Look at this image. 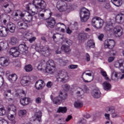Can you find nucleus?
<instances>
[{
	"instance_id": "f257e3e1",
	"label": "nucleus",
	"mask_w": 124,
	"mask_h": 124,
	"mask_svg": "<svg viewBox=\"0 0 124 124\" xmlns=\"http://www.w3.org/2000/svg\"><path fill=\"white\" fill-rule=\"evenodd\" d=\"M32 3L35 7L32 11V15H35L46 8V3L43 0H33Z\"/></svg>"
},
{
	"instance_id": "f03ea898",
	"label": "nucleus",
	"mask_w": 124,
	"mask_h": 124,
	"mask_svg": "<svg viewBox=\"0 0 124 124\" xmlns=\"http://www.w3.org/2000/svg\"><path fill=\"white\" fill-rule=\"evenodd\" d=\"M113 20H111L108 23H107L106 26L105 27V29L106 31H113L114 33H115L116 36H122L124 32H123V29L121 26H116L114 28V23H113Z\"/></svg>"
},
{
	"instance_id": "7ed1b4c3",
	"label": "nucleus",
	"mask_w": 124,
	"mask_h": 124,
	"mask_svg": "<svg viewBox=\"0 0 124 124\" xmlns=\"http://www.w3.org/2000/svg\"><path fill=\"white\" fill-rule=\"evenodd\" d=\"M91 13L90 11L85 8H82L80 12L79 16L80 18L81 22L82 23H85L87 22L89 19H90V16Z\"/></svg>"
},
{
	"instance_id": "20e7f679",
	"label": "nucleus",
	"mask_w": 124,
	"mask_h": 124,
	"mask_svg": "<svg viewBox=\"0 0 124 124\" xmlns=\"http://www.w3.org/2000/svg\"><path fill=\"white\" fill-rule=\"evenodd\" d=\"M56 7L61 12H64V11L68 12L70 9L69 6L67 5L66 2L62 0L58 1L56 4Z\"/></svg>"
},
{
	"instance_id": "39448f33",
	"label": "nucleus",
	"mask_w": 124,
	"mask_h": 124,
	"mask_svg": "<svg viewBox=\"0 0 124 124\" xmlns=\"http://www.w3.org/2000/svg\"><path fill=\"white\" fill-rule=\"evenodd\" d=\"M103 20L100 17L96 16L93 17L92 20V25H93L94 28H96L97 29H101L103 26Z\"/></svg>"
},
{
	"instance_id": "423d86ee",
	"label": "nucleus",
	"mask_w": 124,
	"mask_h": 124,
	"mask_svg": "<svg viewBox=\"0 0 124 124\" xmlns=\"http://www.w3.org/2000/svg\"><path fill=\"white\" fill-rule=\"evenodd\" d=\"M55 68L54 61L52 60H49L46 63V72L52 74L55 72Z\"/></svg>"
},
{
	"instance_id": "0eeeda50",
	"label": "nucleus",
	"mask_w": 124,
	"mask_h": 124,
	"mask_svg": "<svg viewBox=\"0 0 124 124\" xmlns=\"http://www.w3.org/2000/svg\"><path fill=\"white\" fill-rule=\"evenodd\" d=\"M58 75L56 77L57 81L65 83L68 80L67 74L64 71H60L58 73Z\"/></svg>"
},
{
	"instance_id": "6e6552de",
	"label": "nucleus",
	"mask_w": 124,
	"mask_h": 124,
	"mask_svg": "<svg viewBox=\"0 0 124 124\" xmlns=\"http://www.w3.org/2000/svg\"><path fill=\"white\" fill-rule=\"evenodd\" d=\"M35 50L37 52H38L45 57L47 56V53H48L50 52V49L49 48V46H36Z\"/></svg>"
},
{
	"instance_id": "1a4fd4ad",
	"label": "nucleus",
	"mask_w": 124,
	"mask_h": 124,
	"mask_svg": "<svg viewBox=\"0 0 124 124\" xmlns=\"http://www.w3.org/2000/svg\"><path fill=\"white\" fill-rule=\"evenodd\" d=\"M92 75H93L92 73L84 72L81 76V79L84 83H91L93 80V77Z\"/></svg>"
},
{
	"instance_id": "9d476101",
	"label": "nucleus",
	"mask_w": 124,
	"mask_h": 124,
	"mask_svg": "<svg viewBox=\"0 0 124 124\" xmlns=\"http://www.w3.org/2000/svg\"><path fill=\"white\" fill-rule=\"evenodd\" d=\"M67 97V94L66 93H63L60 92L58 96L55 97L53 100L54 104H60L62 100H65Z\"/></svg>"
},
{
	"instance_id": "9b49d317",
	"label": "nucleus",
	"mask_w": 124,
	"mask_h": 124,
	"mask_svg": "<svg viewBox=\"0 0 124 124\" xmlns=\"http://www.w3.org/2000/svg\"><path fill=\"white\" fill-rule=\"evenodd\" d=\"M31 77L28 76H23L20 78V84L22 86H27L28 84H31Z\"/></svg>"
},
{
	"instance_id": "f8f14e48",
	"label": "nucleus",
	"mask_w": 124,
	"mask_h": 124,
	"mask_svg": "<svg viewBox=\"0 0 124 124\" xmlns=\"http://www.w3.org/2000/svg\"><path fill=\"white\" fill-rule=\"evenodd\" d=\"M115 67L119 68L122 73H124V61L119 60L116 62L114 63Z\"/></svg>"
},
{
	"instance_id": "ddd939ff",
	"label": "nucleus",
	"mask_w": 124,
	"mask_h": 124,
	"mask_svg": "<svg viewBox=\"0 0 124 124\" xmlns=\"http://www.w3.org/2000/svg\"><path fill=\"white\" fill-rule=\"evenodd\" d=\"M104 46L105 48L113 49L115 47V41L111 39H108L105 41Z\"/></svg>"
},
{
	"instance_id": "4468645a",
	"label": "nucleus",
	"mask_w": 124,
	"mask_h": 124,
	"mask_svg": "<svg viewBox=\"0 0 124 124\" xmlns=\"http://www.w3.org/2000/svg\"><path fill=\"white\" fill-rule=\"evenodd\" d=\"M45 86V82L44 80L40 79L36 81L35 83V88L36 90L38 91H40L42 90L43 88Z\"/></svg>"
},
{
	"instance_id": "2eb2a0df",
	"label": "nucleus",
	"mask_w": 124,
	"mask_h": 124,
	"mask_svg": "<svg viewBox=\"0 0 124 124\" xmlns=\"http://www.w3.org/2000/svg\"><path fill=\"white\" fill-rule=\"evenodd\" d=\"M42 116L41 111H39L35 113V115L32 117L31 121L32 122H36V123H40Z\"/></svg>"
},
{
	"instance_id": "dca6fc26",
	"label": "nucleus",
	"mask_w": 124,
	"mask_h": 124,
	"mask_svg": "<svg viewBox=\"0 0 124 124\" xmlns=\"http://www.w3.org/2000/svg\"><path fill=\"white\" fill-rule=\"evenodd\" d=\"M55 24H56V20L54 18L50 17L46 20V25L47 28H53L55 27Z\"/></svg>"
},
{
	"instance_id": "f3484780",
	"label": "nucleus",
	"mask_w": 124,
	"mask_h": 124,
	"mask_svg": "<svg viewBox=\"0 0 124 124\" xmlns=\"http://www.w3.org/2000/svg\"><path fill=\"white\" fill-rule=\"evenodd\" d=\"M9 54L11 56L14 57V58H17L20 55V52L18 50L17 47H12L10 50Z\"/></svg>"
},
{
	"instance_id": "a211bd4d",
	"label": "nucleus",
	"mask_w": 124,
	"mask_h": 124,
	"mask_svg": "<svg viewBox=\"0 0 124 124\" xmlns=\"http://www.w3.org/2000/svg\"><path fill=\"white\" fill-rule=\"evenodd\" d=\"M8 34V29L5 27L0 26V36L1 37H5Z\"/></svg>"
},
{
	"instance_id": "6ab92c4d",
	"label": "nucleus",
	"mask_w": 124,
	"mask_h": 124,
	"mask_svg": "<svg viewBox=\"0 0 124 124\" xmlns=\"http://www.w3.org/2000/svg\"><path fill=\"white\" fill-rule=\"evenodd\" d=\"M9 59L7 58L1 57H0V64L2 66H7L9 65Z\"/></svg>"
},
{
	"instance_id": "aec40b11",
	"label": "nucleus",
	"mask_w": 124,
	"mask_h": 124,
	"mask_svg": "<svg viewBox=\"0 0 124 124\" xmlns=\"http://www.w3.org/2000/svg\"><path fill=\"white\" fill-rule=\"evenodd\" d=\"M17 27L20 30H27L28 24L25 21L22 20L17 23Z\"/></svg>"
},
{
	"instance_id": "412c9836",
	"label": "nucleus",
	"mask_w": 124,
	"mask_h": 124,
	"mask_svg": "<svg viewBox=\"0 0 124 124\" xmlns=\"http://www.w3.org/2000/svg\"><path fill=\"white\" fill-rule=\"evenodd\" d=\"M124 20V14H119L115 16V21L118 24H123Z\"/></svg>"
},
{
	"instance_id": "4be33fe9",
	"label": "nucleus",
	"mask_w": 124,
	"mask_h": 124,
	"mask_svg": "<svg viewBox=\"0 0 124 124\" xmlns=\"http://www.w3.org/2000/svg\"><path fill=\"white\" fill-rule=\"evenodd\" d=\"M20 102L21 105H23V106H26V105L30 104L31 102V99L29 97H25L21 99Z\"/></svg>"
},
{
	"instance_id": "5701e85b",
	"label": "nucleus",
	"mask_w": 124,
	"mask_h": 124,
	"mask_svg": "<svg viewBox=\"0 0 124 124\" xmlns=\"http://www.w3.org/2000/svg\"><path fill=\"white\" fill-rule=\"evenodd\" d=\"M7 28L8 31H9L10 32L13 33L15 31V30L16 29V25L10 22L7 24Z\"/></svg>"
},
{
	"instance_id": "b1692460",
	"label": "nucleus",
	"mask_w": 124,
	"mask_h": 124,
	"mask_svg": "<svg viewBox=\"0 0 124 124\" xmlns=\"http://www.w3.org/2000/svg\"><path fill=\"white\" fill-rule=\"evenodd\" d=\"M61 49L63 52L66 53V54H69L71 52V49H70V46L66 45H63L61 46Z\"/></svg>"
},
{
	"instance_id": "393cba45",
	"label": "nucleus",
	"mask_w": 124,
	"mask_h": 124,
	"mask_svg": "<svg viewBox=\"0 0 124 124\" xmlns=\"http://www.w3.org/2000/svg\"><path fill=\"white\" fill-rule=\"evenodd\" d=\"M17 79H18V77L17 76V75L15 74L10 75L8 78V80L11 83H15V82L17 81Z\"/></svg>"
},
{
	"instance_id": "a878e982",
	"label": "nucleus",
	"mask_w": 124,
	"mask_h": 124,
	"mask_svg": "<svg viewBox=\"0 0 124 124\" xmlns=\"http://www.w3.org/2000/svg\"><path fill=\"white\" fill-rule=\"evenodd\" d=\"M92 94L94 98H99V97L101 96V93L100 92V91L97 90H93Z\"/></svg>"
},
{
	"instance_id": "bb28decb",
	"label": "nucleus",
	"mask_w": 124,
	"mask_h": 124,
	"mask_svg": "<svg viewBox=\"0 0 124 124\" xmlns=\"http://www.w3.org/2000/svg\"><path fill=\"white\" fill-rule=\"evenodd\" d=\"M18 49L21 52H23V53H24L26 52V51H28V46L26 44H22L18 46Z\"/></svg>"
},
{
	"instance_id": "cd10ccee",
	"label": "nucleus",
	"mask_w": 124,
	"mask_h": 124,
	"mask_svg": "<svg viewBox=\"0 0 124 124\" xmlns=\"http://www.w3.org/2000/svg\"><path fill=\"white\" fill-rule=\"evenodd\" d=\"M111 2L117 7L121 6L123 4L122 0H111Z\"/></svg>"
},
{
	"instance_id": "c85d7f7f",
	"label": "nucleus",
	"mask_w": 124,
	"mask_h": 124,
	"mask_svg": "<svg viewBox=\"0 0 124 124\" xmlns=\"http://www.w3.org/2000/svg\"><path fill=\"white\" fill-rule=\"evenodd\" d=\"M74 106L77 109H80V108L83 107V102L81 101H76L74 104Z\"/></svg>"
},
{
	"instance_id": "c756f323",
	"label": "nucleus",
	"mask_w": 124,
	"mask_h": 124,
	"mask_svg": "<svg viewBox=\"0 0 124 124\" xmlns=\"http://www.w3.org/2000/svg\"><path fill=\"white\" fill-rule=\"evenodd\" d=\"M108 111L111 112L113 118H115L119 115V113L118 112H116L115 111V109L113 108H109Z\"/></svg>"
},
{
	"instance_id": "7c9ffc66",
	"label": "nucleus",
	"mask_w": 124,
	"mask_h": 124,
	"mask_svg": "<svg viewBox=\"0 0 124 124\" xmlns=\"http://www.w3.org/2000/svg\"><path fill=\"white\" fill-rule=\"evenodd\" d=\"M103 87L105 91H109L111 89V84L108 82H105L103 83Z\"/></svg>"
},
{
	"instance_id": "2f4dec72",
	"label": "nucleus",
	"mask_w": 124,
	"mask_h": 124,
	"mask_svg": "<svg viewBox=\"0 0 124 124\" xmlns=\"http://www.w3.org/2000/svg\"><path fill=\"white\" fill-rule=\"evenodd\" d=\"M67 111V108L65 107H60L58 110V113H62V114H64Z\"/></svg>"
},
{
	"instance_id": "473e14b6",
	"label": "nucleus",
	"mask_w": 124,
	"mask_h": 124,
	"mask_svg": "<svg viewBox=\"0 0 124 124\" xmlns=\"http://www.w3.org/2000/svg\"><path fill=\"white\" fill-rule=\"evenodd\" d=\"M10 42L11 45H15L16 43L19 42V39L16 37H13L11 38Z\"/></svg>"
},
{
	"instance_id": "72a5a7b5",
	"label": "nucleus",
	"mask_w": 124,
	"mask_h": 124,
	"mask_svg": "<svg viewBox=\"0 0 124 124\" xmlns=\"http://www.w3.org/2000/svg\"><path fill=\"white\" fill-rule=\"evenodd\" d=\"M27 13L28 15L25 16L24 21H26V22H31V21H32V15L31 14H29V13Z\"/></svg>"
},
{
	"instance_id": "f704fd0d",
	"label": "nucleus",
	"mask_w": 124,
	"mask_h": 124,
	"mask_svg": "<svg viewBox=\"0 0 124 124\" xmlns=\"http://www.w3.org/2000/svg\"><path fill=\"white\" fill-rule=\"evenodd\" d=\"M45 61H42L37 66V69L38 70H42L43 69V67L45 66Z\"/></svg>"
},
{
	"instance_id": "c9c22d12",
	"label": "nucleus",
	"mask_w": 124,
	"mask_h": 124,
	"mask_svg": "<svg viewBox=\"0 0 124 124\" xmlns=\"http://www.w3.org/2000/svg\"><path fill=\"white\" fill-rule=\"evenodd\" d=\"M76 93L78 96H82V95L84 94V91H83V89H82V88L78 87L77 88Z\"/></svg>"
},
{
	"instance_id": "e433bc0d",
	"label": "nucleus",
	"mask_w": 124,
	"mask_h": 124,
	"mask_svg": "<svg viewBox=\"0 0 124 124\" xmlns=\"http://www.w3.org/2000/svg\"><path fill=\"white\" fill-rule=\"evenodd\" d=\"M62 26H65L63 23H58L55 26V29L56 31H61V29L62 28Z\"/></svg>"
},
{
	"instance_id": "4c0bfd02",
	"label": "nucleus",
	"mask_w": 124,
	"mask_h": 124,
	"mask_svg": "<svg viewBox=\"0 0 124 124\" xmlns=\"http://www.w3.org/2000/svg\"><path fill=\"white\" fill-rule=\"evenodd\" d=\"M94 45L95 44L93 40H90L87 42V46L89 47V48H93Z\"/></svg>"
},
{
	"instance_id": "58836bf2",
	"label": "nucleus",
	"mask_w": 124,
	"mask_h": 124,
	"mask_svg": "<svg viewBox=\"0 0 124 124\" xmlns=\"http://www.w3.org/2000/svg\"><path fill=\"white\" fill-rule=\"evenodd\" d=\"M111 79L114 81H117L118 80V73L114 71L111 74Z\"/></svg>"
},
{
	"instance_id": "ea45409f",
	"label": "nucleus",
	"mask_w": 124,
	"mask_h": 124,
	"mask_svg": "<svg viewBox=\"0 0 124 124\" xmlns=\"http://www.w3.org/2000/svg\"><path fill=\"white\" fill-rule=\"evenodd\" d=\"M100 72L101 75H102L105 80H107V81H110V79H109V78L107 77V73L104 70L102 69L100 70Z\"/></svg>"
},
{
	"instance_id": "a19ab883",
	"label": "nucleus",
	"mask_w": 124,
	"mask_h": 124,
	"mask_svg": "<svg viewBox=\"0 0 124 124\" xmlns=\"http://www.w3.org/2000/svg\"><path fill=\"white\" fill-rule=\"evenodd\" d=\"M87 38V35L85 33H80L78 35V39L80 41H83V40H85Z\"/></svg>"
},
{
	"instance_id": "79ce46f5",
	"label": "nucleus",
	"mask_w": 124,
	"mask_h": 124,
	"mask_svg": "<svg viewBox=\"0 0 124 124\" xmlns=\"http://www.w3.org/2000/svg\"><path fill=\"white\" fill-rule=\"evenodd\" d=\"M6 114V110L3 106H0V116H4Z\"/></svg>"
},
{
	"instance_id": "37998d69",
	"label": "nucleus",
	"mask_w": 124,
	"mask_h": 124,
	"mask_svg": "<svg viewBox=\"0 0 124 124\" xmlns=\"http://www.w3.org/2000/svg\"><path fill=\"white\" fill-rule=\"evenodd\" d=\"M32 66L31 64L26 65L25 66V70L27 72H31V71H32Z\"/></svg>"
},
{
	"instance_id": "c03bdc74",
	"label": "nucleus",
	"mask_w": 124,
	"mask_h": 124,
	"mask_svg": "<svg viewBox=\"0 0 124 124\" xmlns=\"http://www.w3.org/2000/svg\"><path fill=\"white\" fill-rule=\"evenodd\" d=\"M14 16L16 17H17L18 16H20V17H24L25 16V14H24L21 11H17L16 13H15Z\"/></svg>"
},
{
	"instance_id": "a18cd8bd",
	"label": "nucleus",
	"mask_w": 124,
	"mask_h": 124,
	"mask_svg": "<svg viewBox=\"0 0 124 124\" xmlns=\"http://www.w3.org/2000/svg\"><path fill=\"white\" fill-rule=\"evenodd\" d=\"M8 111H13L14 113H16V107L14 105H10L8 107Z\"/></svg>"
},
{
	"instance_id": "49530a36",
	"label": "nucleus",
	"mask_w": 124,
	"mask_h": 124,
	"mask_svg": "<svg viewBox=\"0 0 124 124\" xmlns=\"http://www.w3.org/2000/svg\"><path fill=\"white\" fill-rule=\"evenodd\" d=\"M57 37H59L61 39H63V35L61 34L56 33L54 34L52 36V38L54 40H55Z\"/></svg>"
},
{
	"instance_id": "de8ad7c7",
	"label": "nucleus",
	"mask_w": 124,
	"mask_h": 124,
	"mask_svg": "<svg viewBox=\"0 0 124 124\" xmlns=\"http://www.w3.org/2000/svg\"><path fill=\"white\" fill-rule=\"evenodd\" d=\"M16 116V112L14 113L13 114H10L8 115V118L9 121H13L15 120V117Z\"/></svg>"
},
{
	"instance_id": "09e8293b",
	"label": "nucleus",
	"mask_w": 124,
	"mask_h": 124,
	"mask_svg": "<svg viewBox=\"0 0 124 124\" xmlns=\"http://www.w3.org/2000/svg\"><path fill=\"white\" fill-rule=\"evenodd\" d=\"M27 114V111L26 110H20L18 112V115L19 117H23V116L26 115Z\"/></svg>"
},
{
	"instance_id": "8fccbe9b",
	"label": "nucleus",
	"mask_w": 124,
	"mask_h": 124,
	"mask_svg": "<svg viewBox=\"0 0 124 124\" xmlns=\"http://www.w3.org/2000/svg\"><path fill=\"white\" fill-rule=\"evenodd\" d=\"M32 36V34L30 33H27L25 36L24 38H26L27 40H29Z\"/></svg>"
},
{
	"instance_id": "3c124183",
	"label": "nucleus",
	"mask_w": 124,
	"mask_h": 124,
	"mask_svg": "<svg viewBox=\"0 0 124 124\" xmlns=\"http://www.w3.org/2000/svg\"><path fill=\"white\" fill-rule=\"evenodd\" d=\"M64 42L68 44V46H70L72 45V41L68 39H65L64 40Z\"/></svg>"
},
{
	"instance_id": "603ef678",
	"label": "nucleus",
	"mask_w": 124,
	"mask_h": 124,
	"mask_svg": "<svg viewBox=\"0 0 124 124\" xmlns=\"http://www.w3.org/2000/svg\"><path fill=\"white\" fill-rule=\"evenodd\" d=\"M62 88L65 90V91H67L70 89V86L68 84H64L62 85Z\"/></svg>"
},
{
	"instance_id": "864d4df0",
	"label": "nucleus",
	"mask_w": 124,
	"mask_h": 124,
	"mask_svg": "<svg viewBox=\"0 0 124 124\" xmlns=\"http://www.w3.org/2000/svg\"><path fill=\"white\" fill-rule=\"evenodd\" d=\"M35 101L37 104H40V103H41V98L40 97L36 98Z\"/></svg>"
},
{
	"instance_id": "5fc2aeb1",
	"label": "nucleus",
	"mask_w": 124,
	"mask_h": 124,
	"mask_svg": "<svg viewBox=\"0 0 124 124\" xmlns=\"http://www.w3.org/2000/svg\"><path fill=\"white\" fill-rule=\"evenodd\" d=\"M36 39V37H32V36H31V37L28 40L30 43H32L34 41H35Z\"/></svg>"
},
{
	"instance_id": "6e6d98bb",
	"label": "nucleus",
	"mask_w": 124,
	"mask_h": 124,
	"mask_svg": "<svg viewBox=\"0 0 124 124\" xmlns=\"http://www.w3.org/2000/svg\"><path fill=\"white\" fill-rule=\"evenodd\" d=\"M0 124H8V122L4 119H0Z\"/></svg>"
},
{
	"instance_id": "4d7b16f0",
	"label": "nucleus",
	"mask_w": 124,
	"mask_h": 124,
	"mask_svg": "<svg viewBox=\"0 0 124 124\" xmlns=\"http://www.w3.org/2000/svg\"><path fill=\"white\" fill-rule=\"evenodd\" d=\"M86 123H87V121H86V120L83 119L80 121H78L77 124H86Z\"/></svg>"
},
{
	"instance_id": "13d9d810",
	"label": "nucleus",
	"mask_w": 124,
	"mask_h": 124,
	"mask_svg": "<svg viewBox=\"0 0 124 124\" xmlns=\"http://www.w3.org/2000/svg\"><path fill=\"white\" fill-rule=\"evenodd\" d=\"M78 67V65H70L69 66V68L70 69H76Z\"/></svg>"
},
{
	"instance_id": "bf43d9fd",
	"label": "nucleus",
	"mask_w": 124,
	"mask_h": 124,
	"mask_svg": "<svg viewBox=\"0 0 124 124\" xmlns=\"http://www.w3.org/2000/svg\"><path fill=\"white\" fill-rule=\"evenodd\" d=\"M85 58L87 62H90L91 61V58H90V55L88 53H86Z\"/></svg>"
},
{
	"instance_id": "052dcab7",
	"label": "nucleus",
	"mask_w": 124,
	"mask_h": 124,
	"mask_svg": "<svg viewBox=\"0 0 124 124\" xmlns=\"http://www.w3.org/2000/svg\"><path fill=\"white\" fill-rule=\"evenodd\" d=\"M59 62L62 66H64V65L66 64L65 62H64V61H62V59L59 60Z\"/></svg>"
},
{
	"instance_id": "680f3d73",
	"label": "nucleus",
	"mask_w": 124,
	"mask_h": 124,
	"mask_svg": "<svg viewBox=\"0 0 124 124\" xmlns=\"http://www.w3.org/2000/svg\"><path fill=\"white\" fill-rule=\"evenodd\" d=\"M114 60H115V57H109L108 59V62H113V61H114Z\"/></svg>"
},
{
	"instance_id": "e2e57ef3",
	"label": "nucleus",
	"mask_w": 124,
	"mask_h": 124,
	"mask_svg": "<svg viewBox=\"0 0 124 124\" xmlns=\"http://www.w3.org/2000/svg\"><path fill=\"white\" fill-rule=\"evenodd\" d=\"M104 37V35L103 34H100L98 36V38L99 40H100L101 41H102V38Z\"/></svg>"
},
{
	"instance_id": "0e129e2a",
	"label": "nucleus",
	"mask_w": 124,
	"mask_h": 124,
	"mask_svg": "<svg viewBox=\"0 0 124 124\" xmlns=\"http://www.w3.org/2000/svg\"><path fill=\"white\" fill-rule=\"evenodd\" d=\"M52 86H53V83L51 81L48 82L46 84V87H47V88H51Z\"/></svg>"
},
{
	"instance_id": "69168bd1",
	"label": "nucleus",
	"mask_w": 124,
	"mask_h": 124,
	"mask_svg": "<svg viewBox=\"0 0 124 124\" xmlns=\"http://www.w3.org/2000/svg\"><path fill=\"white\" fill-rule=\"evenodd\" d=\"M72 119V116L71 115H68L67 117L66 118L65 121L66 122H69L70 120Z\"/></svg>"
},
{
	"instance_id": "338daca9",
	"label": "nucleus",
	"mask_w": 124,
	"mask_h": 124,
	"mask_svg": "<svg viewBox=\"0 0 124 124\" xmlns=\"http://www.w3.org/2000/svg\"><path fill=\"white\" fill-rule=\"evenodd\" d=\"M105 117L106 120H110V114L106 113L105 114Z\"/></svg>"
},
{
	"instance_id": "774afa93",
	"label": "nucleus",
	"mask_w": 124,
	"mask_h": 124,
	"mask_svg": "<svg viewBox=\"0 0 124 124\" xmlns=\"http://www.w3.org/2000/svg\"><path fill=\"white\" fill-rule=\"evenodd\" d=\"M71 32H72L71 30H70V29H69V28H68L66 30V33H68V34H70V33H71Z\"/></svg>"
}]
</instances>
